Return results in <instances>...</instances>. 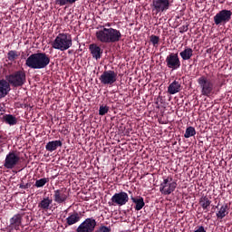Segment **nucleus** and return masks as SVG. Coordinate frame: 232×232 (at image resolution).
<instances>
[{"instance_id":"obj_35","label":"nucleus","mask_w":232,"mask_h":232,"mask_svg":"<svg viewBox=\"0 0 232 232\" xmlns=\"http://www.w3.org/2000/svg\"><path fill=\"white\" fill-rule=\"evenodd\" d=\"M5 107L0 103V115H5Z\"/></svg>"},{"instance_id":"obj_2","label":"nucleus","mask_w":232,"mask_h":232,"mask_svg":"<svg viewBox=\"0 0 232 232\" xmlns=\"http://www.w3.org/2000/svg\"><path fill=\"white\" fill-rule=\"evenodd\" d=\"M48 64H50V56L45 53H33L25 61V66L32 70H43Z\"/></svg>"},{"instance_id":"obj_32","label":"nucleus","mask_w":232,"mask_h":232,"mask_svg":"<svg viewBox=\"0 0 232 232\" xmlns=\"http://www.w3.org/2000/svg\"><path fill=\"white\" fill-rule=\"evenodd\" d=\"M159 41H160L159 36L154 34L150 36V43L153 44V46H157V44H159Z\"/></svg>"},{"instance_id":"obj_4","label":"nucleus","mask_w":232,"mask_h":232,"mask_svg":"<svg viewBox=\"0 0 232 232\" xmlns=\"http://www.w3.org/2000/svg\"><path fill=\"white\" fill-rule=\"evenodd\" d=\"M5 81L8 82L9 86H14V88H19L26 82V73L24 71H17L5 76Z\"/></svg>"},{"instance_id":"obj_30","label":"nucleus","mask_w":232,"mask_h":232,"mask_svg":"<svg viewBox=\"0 0 232 232\" xmlns=\"http://www.w3.org/2000/svg\"><path fill=\"white\" fill-rule=\"evenodd\" d=\"M48 182H49V179H48L43 178V179H37V180L35 181L34 186H35L36 188H43V186H44V185H45L46 183H48Z\"/></svg>"},{"instance_id":"obj_16","label":"nucleus","mask_w":232,"mask_h":232,"mask_svg":"<svg viewBox=\"0 0 232 232\" xmlns=\"http://www.w3.org/2000/svg\"><path fill=\"white\" fill-rule=\"evenodd\" d=\"M10 83L6 80L0 81V99H5V95H8L10 92Z\"/></svg>"},{"instance_id":"obj_33","label":"nucleus","mask_w":232,"mask_h":232,"mask_svg":"<svg viewBox=\"0 0 232 232\" xmlns=\"http://www.w3.org/2000/svg\"><path fill=\"white\" fill-rule=\"evenodd\" d=\"M98 232H111V227L101 226Z\"/></svg>"},{"instance_id":"obj_39","label":"nucleus","mask_w":232,"mask_h":232,"mask_svg":"<svg viewBox=\"0 0 232 232\" xmlns=\"http://www.w3.org/2000/svg\"><path fill=\"white\" fill-rule=\"evenodd\" d=\"M156 104H159V102H156Z\"/></svg>"},{"instance_id":"obj_26","label":"nucleus","mask_w":232,"mask_h":232,"mask_svg":"<svg viewBox=\"0 0 232 232\" xmlns=\"http://www.w3.org/2000/svg\"><path fill=\"white\" fill-rule=\"evenodd\" d=\"M3 119H4L5 122H6V124H9L10 126H14V125L17 124V118H15L12 114L4 115Z\"/></svg>"},{"instance_id":"obj_15","label":"nucleus","mask_w":232,"mask_h":232,"mask_svg":"<svg viewBox=\"0 0 232 232\" xmlns=\"http://www.w3.org/2000/svg\"><path fill=\"white\" fill-rule=\"evenodd\" d=\"M89 50L92 53V56L93 59H96V61H99L101 57H102V49L97 45V44H90Z\"/></svg>"},{"instance_id":"obj_34","label":"nucleus","mask_w":232,"mask_h":232,"mask_svg":"<svg viewBox=\"0 0 232 232\" xmlns=\"http://www.w3.org/2000/svg\"><path fill=\"white\" fill-rule=\"evenodd\" d=\"M188 30H189V24L182 25L181 27H179V34H184Z\"/></svg>"},{"instance_id":"obj_29","label":"nucleus","mask_w":232,"mask_h":232,"mask_svg":"<svg viewBox=\"0 0 232 232\" xmlns=\"http://www.w3.org/2000/svg\"><path fill=\"white\" fill-rule=\"evenodd\" d=\"M77 0H55V5L59 6H64L66 5H73Z\"/></svg>"},{"instance_id":"obj_13","label":"nucleus","mask_w":232,"mask_h":232,"mask_svg":"<svg viewBox=\"0 0 232 232\" xmlns=\"http://www.w3.org/2000/svg\"><path fill=\"white\" fill-rule=\"evenodd\" d=\"M54 202L57 204H63L66 200H68V197H70V192L66 188H62L54 190Z\"/></svg>"},{"instance_id":"obj_18","label":"nucleus","mask_w":232,"mask_h":232,"mask_svg":"<svg viewBox=\"0 0 232 232\" xmlns=\"http://www.w3.org/2000/svg\"><path fill=\"white\" fill-rule=\"evenodd\" d=\"M81 220V214L78 212H73L70 214V216L66 218V224L68 226H73V224H77Z\"/></svg>"},{"instance_id":"obj_12","label":"nucleus","mask_w":232,"mask_h":232,"mask_svg":"<svg viewBox=\"0 0 232 232\" xmlns=\"http://www.w3.org/2000/svg\"><path fill=\"white\" fill-rule=\"evenodd\" d=\"M167 66L170 70H179L180 68V59L179 58V53H171L166 58Z\"/></svg>"},{"instance_id":"obj_28","label":"nucleus","mask_w":232,"mask_h":232,"mask_svg":"<svg viewBox=\"0 0 232 232\" xmlns=\"http://www.w3.org/2000/svg\"><path fill=\"white\" fill-rule=\"evenodd\" d=\"M19 57V53H17V51H9L7 53V59L8 61H11V63H14L15 59Z\"/></svg>"},{"instance_id":"obj_20","label":"nucleus","mask_w":232,"mask_h":232,"mask_svg":"<svg viewBox=\"0 0 232 232\" xmlns=\"http://www.w3.org/2000/svg\"><path fill=\"white\" fill-rule=\"evenodd\" d=\"M130 200H132L133 204H136L135 209L136 211H140L144 206H146V203H144V198L138 197V198H130Z\"/></svg>"},{"instance_id":"obj_3","label":"nucleus","mask_w":232,"mask_h":232,"mask_svg":"<svg viewBox=\"0 0 232 232\" xmlns=\"http://www.w3.org/2000/svg\"><path fill=\"white\" fill-rule=\"evenodd\" d=\"M72 37H68V34H59L51 44L52 48H54V50H60L61 52H64L69 48H72Z\"/></svg>"},{"instance_id":"obj_1","label":"nucleus","mask_w":232,"mask_h":232,"mask_svg":"<svg viewBox=\"0 0 232 232\" xmlns=\"http://www.w3.org/2000/svg\"><path fill=\"white\" fill-rule=\"evenodd\" d=\"M101 28L102 29L95 33L96 39L100 43L108 44L110 43H119V41H121V37H122L121 31L111 27L106 28L104 26H101Z\"/></svg>"},{"instance_id":"obj_14","label":"nucleus","mask_w":232,"mask_h":232,"mask_svg":"<svg viewBox=\"0 0 232 232\" xmlns=\"http://www.w3.org/2000/svg\"><path fill=\"white\" fill-rule=\"evenodd\" d=\"M153 6L156 12H166L169 9V0H154Z\"/></svg>"},{"instance_id":"obj_22","label":"nucleus","mask_w":232,"mask_h":232,"mask_svg":"<svg viewBox=\"0 0 232 232\" xmlns=\"http://www.w3.org/2000/svg\"><path fill=\"white\" fill-rule=\"evenodd\" d=\"M52 202H53L52 198H44L38 204V208H40V209H44V211H48V209H50V206H52Z\"/></svg>"},{"instance_id":"obj_40","label":"nucleus","mask_w":232,"mask_h":232,"mask_svg":"<svg viewBox=\"0 0 232 232\" xmlns=\"http://www.w3.org/2000/svg\"><path fill=\"white\" fill-rule=\"evenodd\" d=\"M157 108L159 109V108H160V107L158 106Z\"/></svg>"},{"instance_id":"obj_11","label":"nucleus","mask_w":232,"mask_h":232,"mask_svg":"<svg viewBox=\"0 0 232 232\" xmlns=\"http://www.w3.org/2000/svg\"><path fill=\"white\" fill-rule=\"evenodd\" d=\"M19 160H21V158L15 152L11 151L5 157L4 167L6 169H14L19 164Z\"/></svg>"},{"instance_id":"obj_36","label":"nucleus","mask_w":232,"mask_h":232,"mask_svg":"<svg viewBox=\"0 0 232 232\" xmlns=\"http://www.w3.org/2000/svg\"><path fill=\"white\" fill-rule=\"evenodd\" d=\"M20 188L21 189H28V188H30V183H27L25 185L21 184Z\"/></svg>"},{"instance_id":"obj_17","label":"nucleus","mask_w":232,"mask_h":232,"mask_svg":"<svg viewBox=\"0 0 232 232\" xmlns=\"http://www.w3.org/2000/svg\"><path fill=\"white\" fill-rule=\"evenodd\" d=\"M63 146V141L61 140H53V141H49L47 142V144L45 145V150L47 151H55V150H57L58 148H61Z\"/></svg>"},{"instance_id":"obj_25","label":"nucleus","mask_w":232,"mask_h":232,"mask_svg":"<svg viewBox=\"0 0 232 232\" xmlns=\"http://www.w3.org/2000/svg\"><path fill=\"white\" fill-rule=\"evenodd\" d=\"M179 55L183 59V61H189V59L193 57V49L186 48L179 53Z\"/></svg>"},{"instance_id":"obj_31","label":"nucleus","mask_w":232,"mask_h":232,"mask_svg":"<svg viewBox=\"0 0 232 232\" xmlns=\"http://www.w3.org/2000/svg\"><path fill=\"white\" fill-rule=\"evenodd\" d=\"M110 111V107L102 105L100 106L99 115H106Z\"/></svg>"},{"instance_id":"obj_10","label":"nucleus","mask_w":232,"mask_h":232,"mask_svg":"<svg viewBox=\"0 0 232 232\" xmlns=\"http://www.w3.org/2000/svg\"><path fill=\"white\" fill-rule=\"evenodd\" d=\"M97 226V221L93 218H86L80 226L77 227L76 232H93L95 231V227Z\"/></svg>"},{"instance_id":"obj_9","label":"nucleus","mask_w":232,"mask_h":232,"mask_svg":"<svg viewBox=\"0 0 232 232\" xmlns=\"http://www.w3.org/2000/svg\"><path fill=\"white\" fill-rule=\"evenodd\" d=\"M102 84L111 86L114 82H117V72L115 71H105L100 76Z\"/></svg>"},{"instance_id":"obj_27","label":"nucleus","mask_w":232,"mask_h":232,"mask_svg":"<svg viewBox=\"0 0 232 232\" xmlns=\"http://www.w3.org/2000/svg\"><path fill=\"white\" fill-rule=\"evenodd\" d=\"M195 135H197V130H195V127H188L186 129L184 137L185 139H189V137H195Z\"/></svg>"},{"instance_id":"obj_21","label":"nucleus","mask_w":232,"mask_h":232,"mask_svg":"<svg viewBox=\"0 0 232 232\" xmlns=\"http://www.w3.org/2000/svg\"><path fill=\"white\" fill-rule=\"evenodd\" d=\"M180 92V83L177 81H174L172 83H170L168 87V92L170 95H175V93H179Z\"/></svg>"},{"instance_id":"obj_37","label":"nucleus","mask_w":232,"mask_h":232,"mask_svg":"<svg viewBox=\"0 0 232 232\" xmlns=\"http://www.w3.org/2000/svg\"><path fill=\"white\" fill-rule=\"evenodd\" d=\"M194 232H206V228H204L203 226H200L197 230H195Z\"/></svg>"},{"instance_id":"obj_8","label":"nucleus","mask_w":232,"mask_h":232,"mask_svg":"<svg viewBox=\"0 0 232 232\" xmlns=\"http://www.w3.org/2000/svg\"><path fill=\"white\" fill-rule=\"evenodd\" d=\"M128 200L130 198L128 197V193L121 191L119 193H115L111 198V202H109L110 206H126L128 204Z\"/></svg>"},{"instance_id":"obj_41","label":"nucleus","mask_w":232,"mask_h":232,"mask_svg":"<svg viewBox=\"0 0 232 232\" xmlns=\"http://www.w3.org/2000/svg\"><path fill=\"white\" fill-rule=\"evenodd\" d=\"M0 139H1V135H0Z\"/></svg>"},{"instance_id":"obj_7","label":"nucleus","mask_w":232,"mask_h":232,"mask_svg":"<svg viewBox=\"0 0 232 232\" xmlns=\"http://www.w3.org/2000/svg\"><path fill=\"white\" fill-rule=\"evenodd\" d=\"M231 10L223 9L214 16V23L217 26H218V24H226L231 21Z\"/></svg>"},{"instance_id":"obj_24","label":"nucleus","mask_w":232,"mask_h":232,"mask_svg":"<svg viewBox=\"0 0 232 232\" xmlns=\"http://www.w3.org/2000/svg\"><path fill=\"white\" fill-rule=\"evenodd\" d=\"M199 205L201 206L202 209H204V211H208L211 206V200H209L208 197L203 196L199 198Z\"/></svg>"},{"instance_id":"obj_38","label":"nucleus","mask_w":232,"mask_h":232,"mask_svg":"<svg viewBox=\"0 0 232 232\" xmlns=\"http://www.w3.org/2000/svg\"><path fill=\"white\" fill-rule=\"evenodd\" d=\"M226 0H223L221 3H224Z\"/></svg>"},{"instance_id":"obj_5","label":"nucleus","mask_w":232,"mask_h":232,"mask_svg":"<svg viewBox=\"0 0 232 232\" xmlns=\"http://www.w3.org/2000/svg\"><path fill=\"white\" fill-rule=\"evenodd\" d=\"M198 84L201 90V94L205 97H209L211 93H213V90L215 88V84L208 79L206 76H201L198 79Z\"/></svg>"},{"instance_id":"obj_6","label":"nucleus","mask_w":232,"mask_h":232,"mask_svg":"<svg viewBox=\"0 0 232 232\" xmlns=\"http://www.w3.org/2000/svg\"><path fill=\"white\" fill-rule=\"evenodd\" d=\"M175 189H177V182L173 181V178L164 179L160 185V191L162 195H171Z\"/></svg>"},{"instance_id":"obj_23","label":"nucleus","mask_w":232,"mask_h":232,"mask_svg":"<svg viewBox=\"0 0 232 232\" xmlns=\"http://www.w3.org/2000/svg\"><path fill=\"white\" fill-rule=\"evenodd\" d=\"M22 221L23 215L16 214L10 219V226H12V227H19V226H21Z\"/></svg>"},{"instance_id":"obj_19","label":"nucleus","mask_w":232,"mask_h":232,"mask_svg":"<svg viewBox=\"0 0 232 232\" xmlns=\"http://www.w3.org/2000/svg\"><path fill=\"white\" fill-rule=\"evenodd\" d=\"M229 214V206L227 204L222 205L218 212L216 214L217 218L222 220Z\"/></svg>"}]
</instances>
